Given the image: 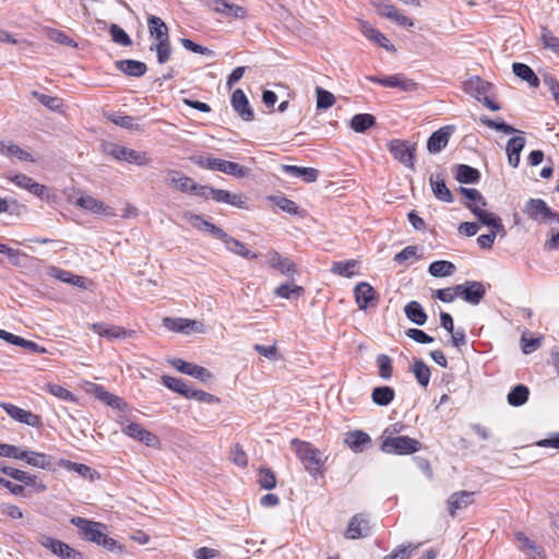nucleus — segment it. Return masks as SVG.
<instances>
[{
  "instance_id": "obj_1",
  "label": "nucleus",
  "mask_w": 559,
  "mask_h": 559,
  "mask_svg": "<svg viewBox=\"0 0 559 559\" xmlns=\"http://www.w3.org/2000/svg\"><path fill=\"white\" fill-rule=\"evenodd\" d=\"M290 443L304 467L311 476L316 477L317 475L323 474L322 468L326 457H323L319 449L314 448L310 442L300 441L298 439H293Z\"/></svg>"
},
{
  "instance_id": "obj_2",
  "label": "nucleus",
  "mask_w": 559,
  "mask_h": 559,
  "mask_svg": "<svg viewBox=\"0 0 559 559\" xmlns=\"http://www.w3.org/2000/svg\"><path fill=\"white\" fill-rule=\"evenodd\" d=\"M420 449V442L408 436L388 437L382 441L381 450L389 454L407 455Z\"/></svg>"
},
{
  "instance_id": "obj_3",
  "label": "nucleus",
  "mask_w": 559,
  "mask_h": 559,
  "mask_svg": "<svg viewBox=\"0 0 559 559\" xmlns=\"http://www.w3.org/2000/svg\"><path fill=\"white\" fill-rule=\"evenodd\" d=\"M524 213L539 223L559 224V213L552 211L542 199H530L525 204Z\"/></svg>"
},
{
  "instance_id": "obj_4",
  "label": "nucleus",
  "mask_w": 559,
  "mask_h": 559,
  "mask_svg": "<svg viewBox=\"0 0 559 559\" xmlns=\"http://www.w3.org/2000/svg\"><path fill=\"white\" fill-rule=\"evenodd\" d=\"M37 543L43 547L49 549L55 556L60 559H84L83 554L64 542L56 539L49 535L40 534L37 537Z\"/></svg>"
},
{
  "instance_id": "obj_5",
  "label": "nucleus",
  "mask_w": 559,
  "mask_h": 559,
  "mask_svg": "<svg viewBox=\"0 0 559 559\" xmlns=\"http://www.w3.org/2000/svg\"><path fill=\"white\" fill-rule=\"evenodd\" d=\"M386 147L394 159L412 170L415 169V143L409 144L407 141L394 139L386 144Z\"/></svg>"
},
{
  "instance_id": "obj_6",
  "label": "nucleus",
  "mask_w": 559,
  "mask_h": 559,
  "mask_svg": "<svg viewBox=\"0 0 559 559\" xmlns=\"http://www.w3.org/2000/svg\"><path fill=\"white\" fill-rule=\"evenodd\" d=\"M70 522L76 526L83 539L99 545L106 526L99 522H94L84 518L74 516Z\"/></svg>"
},
{
  "instance_id": "obj_7",
  "label": "nucleus",
  "mask_w": 559,
  "mask_h": 559,
  "mask_svg": "<svg viewBox=\"0 0 559 559\" xmlns=\"http://www.w3.org/2000/svg\"><path fill=\"white\" fill-rule=\"evenodd\" d=\"M104 150L106 154L112 156L117 160H124L136 165H145L147 162L144 153L119 144L108 143L105 145Z\"/></svg>"
},
{
  "instance_id": "obj_8",
  "label": "nucleus",
  "mask_w": 559,
  "mask_h": 559,
  "mask_svg": "<svg viewBox=\"0 0 559 559\" xmlns=\"http://www.w3.org/2000/svg\"><path fill=\"white\" fill-rule=\"evenodd\" d=\"M454 290L466 302L478 305L486 294L483 283L476 281H467L463 285H455Z\"/></svg>"
},
{
  "instance_id": "obj_9",
  "label": "nucleus",
  "mask_w": 559,
  "mask_h": 559,
  "mask_svg": "<svg viewBox=\"0 0 559 559\" xmlns=\"http://www.w3.org/2000/svg\"><path fill=\"white\" fill-rule=\"evenodd\" d=\"M371 533V527L369 524L368 515L364 513L355 514L347 525V528L344 533L345 537L348 539H358L365 538L369 536Z\"/></svg>"
},
{
  "instance_id": "obj_10",
  "label": "nucleus",
  "mask_w": 559,
  "mask_h": 559,
  "mask_svg": "<svg viewBox=\"0 0 559 559\" xmlns=\"http://www.w3.org/2000/svg\"><path fill=\"white\" fill-rule=\"evenodd\" d=\"M0 407L13 419L19 423L26 424L31 427H39L41 425L40 417L31 411L23 409L11 403L1 402Z\"/></svg>"
},
{
  "instance_id": "obj_11",
  "label": "nucleus",
  "mask_w": 559,
  "mask_h": 559,
  "mask_svg": "<svg viewBox=\"0 0 559 559\" xmlns=\"http://www.w3.org/2000/svg\"><path fill=\"white\" fill-rule=\"evenodd\" d=\"M205 4L212 11L236 19H245L247 16V10L241 7L234 4L231 0H206Z\"/></svg>"
},
{
  "instance_id": "obj_12",
  "label": "nucleus",
  "mask_w": 559,
  "mask_h": 559,
  "mask_svg": "<svg viewBox=\"0 0 559 559\" xmlns=\"http://www.w3.org/2000/svg\"><path fill=\"white\" fill-rule=\"evenodd\" d=\"M163 325L174 332L189 334L190 332L202 333L204 331L203 323L197 320L183 319V318H164Z\"/></svg>"
},
{
  "instance_id": "obj_13",
  "label": "nucleus",
  "mask_w": 559,
  "mask_h": 559,
  "mask_svg": "<svg viewBox=\"0 0 559 559\" xmlns=\"http://www.w3.org/2000/svg\"><path fill=\"white\" fill-rule=\"evenodd\" d=\"M171 366L181 373L199 379L203 383H207L213 379V374L204 367L187 362L180 358L171 360Z\"/></svg>"
},
{
  "instance_id": "obj_14",
  "label": "nucleus",
  "mask_w": 559,
  "mask_h": 559,
  "mask_svg": "<svg viewBox=\"0 0 559 559\" xmlns=\"http://www.w3.org/2000/svg\"><path fill=\"white\" fill-rule=\"evenodd\" d=\"M74 204L86 211L92 212L93 214L109 217L116 215L110 206L106 205L103 201L88 194H82L74 201Z\"/></svg>"
},
{
  "instance_id": "obj_15",
  "label": "nucleus",
  "mask_w": 559,
  "mask_h": 559,
  "mask_svg": "<svg viewBox=\"0 0 559 559\" xmlns=\"http://www.w3.org/2000/svg\"><path fill=\"white\" fill-rule=\"evenodd\" d=\"M453 132V126H444L439 130L435 131L427 141V150L429 151V153H440L448 145Z\"/></svg>"
},
{
  "instance_id": "obj_16",
  "label": "nucleus",
  "mask_w": 559,
  "mask_h": 559,
  "mask_svg": "<svg viewBox=\"0 0 559 559\" xmlns=\"http://www.w3.org/2000/svg\"><path fill=\"white\" fill-rule=\"evenodd\" d=\"M267 264L283 275L293 276L297 273L296 264L288 258L282 257L277 251L270 250L266 253Z\"/></svg>"
},
{
  "instance_id": "obj_17",
  "label": "nucleus",
  "mask_w": 559,
  "mask_h": 559,
  "mask_svg": "<svg viewBox=\"0 0 559 559\" xmlns=\"http://www.w3.org/2000/svg\"><path fill=\"white\" fill-rule=\"evenodd\" d=\"M210 169L217 170L236 178H243L249 174V169L238 163L215 157H213L212 163H210Z\"/></svg>"
},
{
  "instance_id": "obj_18",
  "label": "nucleus",
  "mask_w": 559,
  "mask_h": 559,
  "mask_svg": "<svg viewBox=\"0 0 559 559\" xmlns=\"http://www.w3.org/2000/svg\"><path fill=\"white\" fill-rule=\"evenodd\" d=\"M367 80L386 87H396L405 92L413 91L416 86V83L403 74H394L386 78L367 76Z\"/></svg>"
},
{
  "instance_id": "obj_19",
  "label": "nucleus",
  "mask_w": 559,
  "mask_h": 559,
  "mask_svg": "<svg viewBox=\"0 0 559 559\" xmlns=\"http://www.w3.org/2000/svg\"><path fill=\"white\" fill-rule=\"evenodd\" d=\"M231 106L242 120H253V109L251 108L249 100L242 90L237 88L234 91L231 95Z\"/></svg>"
},
{
  "instance_id": "obj_20",
  "label": "nucleus",
  "mask_w": 559,
  "mask_h": 559,
  "mask_svg": "<svg viewBox=\"0 0 559 559\" xmlns=\"http://www.w3.org/2000/svg\"><path fill=\"white\" fill-rule=\"evenodd\" d=\"M19 460L24 461L26 464H28L33 467L47 469V471L55 469L51 457L41 452H35L32 450H22Z\"/></svg>"
},
{
  "instance_id": "obj_21",
  "label": "nucleus",
  "mask_w": 559,
  "mask_h": 559,
  "mask_svg": "<svg viewBox=\"0 0 559 559\" xmlns=\"http://www.w3.org/2000/svg\"><path fill=\"white\" fill-rule=\"evenodd\" d=\"M122 431L127 436L143 442L147 447H155L158 443V439L154 433L144 429L141 425L136 423H131L127 425L126 427L122 428Z\"/></svg>"
},
{
  "instance_id": "obj_22",
  "label": "nucleus",
  "mask_w": 559,
  "mask_h": 559,
  "mask_svg": "<svg viewBox=\"0 0 559 559\" xmlns=\"http://www.w3.org/2000/svg\"><path fill=\"white\" fill-rule=\"evenodd\" d=\"M473 501V491L462 490L452 493L447 501L449 514L454 518L457 511L467 508Z\"/></svg>"
},
{
  "instance_id": "obj_23",
  "label": "nucleus",
  "mask_w": 559,
  "mask_h": 559,
  "mask_svg": "<svg viewBox=\"0 0 559 559\" xmlns=\"http://www.w3.org/2000/svg\"><path fill=\"white\" fill-rule=\"evenodd\" d=\"M344 442L355 453H362L371 445V438L365 431L354 430L346 433Z\"/></svg>"
},
{
  "instance_id": "obj_24",
  "label": "nucleus",
  "mask_w": 559,
  "mask_h": 559,
  "mask_svg": "<svg viewBox=\"0 0 559 559\" xmlns=\"http://www.w3.org/2000/svg\"><path fill=\"white\" fill-rule=\"evenodd\" d=\"M521 135H516L511 138L507 143V155L509 165L513 168H516L520 164V154L525 146V138L523 136V132H519Z\"/></svg>"
},
{
  "instance_id": "obj_25",
  "label": "nucleus",
  "mask_w": 559,
  "mask_h": 559,
  "mask_svg": "<svg viewBox=\"0 0 559 559\" xmlns=\"http://www.w3.org/2000/svg\"><path fill=\"white\" fill-rule=\"evenodd\" d=\"M9 179L14 182L17 187L27 190L32 194L43 198L45 192L47 191V188L44 185H40L33 180V178L24 175V174H17L12 177H9Z\"/></svg>"
},
{
  "instance_id": "obj_26",
  "label": "nucleus",
  "mask_w": 559,
  "mask_h": 559,
  "mask_svg": "<svg viewBox=\"0 0 559 559\" xmlns=\"http://www.w3.org/2000/svg\"><path fill=\"white\" fill-rule=\"evenodd\" d=\"M355 300L360 310H366L376 298L373 287L367 282L358 283L354 288Z\"/></svg>"
},
{
  "instance_id": "obj_27",
  "label": "nucleus",
  "mask_w": 559,
  "mask_h": 559,
  "mask_svg": "<svg viewBox=\"0 0 559 559\" xmlns=\"http://www.w3.org/2000/svg\"><path fill=\"white\" fill-rule=\"evenodd\" d=\"M187 216L188 222L191 224V226L197 228L198 230L210 233L216 239L225 237V231L222 228L207 222L202 216L197 214H188Z\"/></svg>"
},
{
  "instance_id": "obj_28",
  "label": "nucleus",
  "mask_w": 559,
  "mask_h": 559,
  "mask_svg": "<svg viewBox=\"0 0 559 559\" xmlns=\"http://www.w3.org/2000/svg\"><path fill=\"white\" fill-rule=\"evenodd\" d=\"M115 66L119 71L129 76L140 78L147 71V67L144 62L132 59L118 60Z\"/></svg>"
},
{
  "instance_id": "obj_29",
  "label": "nucleus",
  "mask_w": 559,
  "mask_h": 559,
  "mask_svg": "<svg viewBox=\"0 0 559 559\" xmlns=\"http://www.w3.org/2000/svg\"><path fill=\"white\" fill-rule=\"evenodd\" d=\"M491 88V84L479 76H472L465 82V91L478 100H481Z\"/></svg>"
},
{
  "instance_id": "obj_30",
  "label": "nucleus",
  "mask_w": 559,
  "mask_h": 559,
  "mask_svg": "<svg viewBox=\"0 0 559 559\" xmlns=\"http://www.w3.org/2000/svg\"><path fill=\"white\" fill-rule=\"evenodd\" d=\"M430 186L435 197L443 202L451 203L453 195L449 188L445 186L444 178L440 174L430 176Z\"/></svg>"
},
{
  "instance_id": "obj_31",
  "label": "nucleus",
  "mask_w": 559,
  "mask_h": 559,
  "mask_svg": "<svg viewBox=\"0 0 559 559\" xmlns=\"http://www.w3.org/2000/svg\"><path fill=\"white\" fill-rule=\"evenodd\" d=\"M221 241L225 245L226 249L237 255H240L246 259H257L258 254L251 252L245 243L241 241L230 237L225 233V237L219 238Z\"/></svg>"
},
{
  "instance_id": "obj_32",
  "label": "nucleus",
  "mask_w": 559,
  "mask_h": 559,
  "mask_svg": "<svg viewBox=\"0 0 559 559\" xmlns=\"http://www.w3.org/2000/svg\"><path fill=\"white\" fill-rule=\"evenodd\" d=\"M91 329L99 336L108 340L122 338L128 334V332L121 326L109 325L103 322L91 324Z\"/></svg>"
},
{
  "instance_id": "obj_33",
  "label": "nucleus",
  "mask_w": 559,
  "mask_h": 559,
  "mask_svg": "<svg viewBox=\"0 0 559 559\" xmlns=\"http://www.w3.org/2000/svg\"><path fill=\"white\" fill-rule=\"evenodd\" d=\"M147 26L150 35L154 37L157 41H166V39L169 38L168 27L160 17L156 15H148Z\"/></svg>"
},
{
  "instance_id": "obj_34",
  "label": "nucleus",
  "mask_w": 559,
  "mask_h": 559,
  "mask_svg": "<svg viewBox=\"0 0 559 559\" xmlns=\"http://www.w3.org/2000/svg\"><path fill=\"white\" fill-rule=\"evenodd\" d=\"M361 32L362 34L370 40L379 44L388 51H395V47L391 41L378 29L373 28L370 24L364 22L361 23Z\"/></svg>"
},
{
  "instance_id": "obj_35",
  "label": "nucleus",
  "mask_w": 559,
  "mask_h": 559,
  "mask_svg": "<svg viewBox=\"0 0 559 559\" xmlns=\"http://www.w3.org/2000/svg\"><path fill=\"white\" fill-rule=\"evenodd\" d=\"M93 393L95 396L108 406L117 409H123L126 407L124 401L110 392L106 391L102 385H94Z\"/></svg>"
},
{
  "instance_id": "obj_36",
  "label": "nucleus",
  "mask_w": 559,
  "mask_h": 559,
  "mask_svg": "<svg viewBox=\"0 0 559 559\" xmlns=\"http://www.w3.org/2000/svg\"><path fill=\"white\" fill-rule=\"evenodd\" d=\"M513 73L522 79L523 81L527 82L530 86L532 87H538L540 84V81L538 76L535 74V72L525 63L522 62H514L512 64Z\"/></svg>"
},
{
  "instance_id": "obj_37",
  "label": "nucleus",
  "mask_w": 559,
  "mask_h": 559,
  "mask_svg": "<svg viewBox=\"0 0 559 559\" xmlns=\"http://www.w3.org/2000/svg\"><path fill=\"white\" fill-rule=\"evenodd\" d=\"M515 539L519 543V548L524 551L530 558L537 559L542 555V548L533 540H531L524 533L518 532Z\"/></svg>"
},
{
  "instance_id": "obj_38",
  "label": "nucleus",
  "mask_w": 559,
  "mask_h": 559,
  "mask_svg": "<svg viewBox=\"0 0 559 559\" xmlns=\"http://www.w3.org/2000/svg\"><path fill=\"white\" fill-rule=\"evenodd\" d=\"M404 313L408 320L417 325H424L427 321V314L418 301H409L404 307Z\"/></svg>"
},
{
  "instance_id": "obj_39",
  "label": "nucleus",
  "mask_w": 559,
  "mask_h": 559,
  "mask_svg": "<svg viewBox=\"0 0 559 559\" xmlns=\"http://www.w3.org/2000/svg\"><path fill=\"white\" fill-rule=\"evenodd\" d=\"M167 181L169 185H171L176 189L180 190L181 192H186V193L190 192L192 185L194 182L192 178L183 176L177 170L168 171Z\"/></svg>"
},
{
  "instance_id": "obj_40",
  "label": "nucleus",
  "mask_w": 559,
  "mask_h": 559,
  "mask_svg": "<svg viewBox=\"0 0 559 559\" xmlns=\"http://www.w3.org/2000/svg\"><path fill=\"white\" fill-rule=\"evenodd\" d=\"M213 200L219 203L230 204L239 209L246 207V202L241 194L230 193L229 191L223 189H217L215 192H213Z\"/></svg>"
},
{
  "instance_id": "obj_41",
  "label": "nucleus",
  "mask_w": 559,
  "mask_h": 559,
  "mask_svg": "<svg viewBox=\"0 0 559 559\" xmlns=\"http://www.w3.org/2000/svg\"><path fill=\"white\" fill-rule=\"evenodd\" d=\"M15 476V480L24 484L25 486L32 487L36 493H41L47 490V486L36 475L19 469V473Z\"/></svg>"
},
{
  "instance_id": "obj_42",
  "label": "nucleus",
  "mask_w": 559,
  "mask_h": 559,
  "mask_svg": "<svg viewBox=\"0 0 559 559\" xmlns=\"http://www.w3.org/2000/svg\"><path fill=\"white\" fill-rule=\"evenodd\" d=\"M456 271V266L445 260H438L430 263L428 272L433 277H445L451 276Z\"/></svg>"
},
{
  "instance_id": "obj_43",
  "label": "nucleus",
  "mask_w": 559,
  "mask_h": 559,
  "mask_svg": "<svg viewBox=\"0 0 559 559\" xmlns=\"http://www.w3.org/2000/svg\"><path fill=\"white\" fill-rule=\"evenodd\" d=\"M455 178L461 183H476L480 178V173L472 166L461 164L456 167Z\"/></svg>"
},
{
  "instance_id": "obj_44",
  "label": "nucleus",
  "mask_w": 559,
  "mask_h": 559,
  "mask_svg": "<svg viewBox=\"0 0 559 559\" xmlns=\"http://www.w3.org/2000/svg\"><path fill=\"white\" fill-rule=\"evenodd\" d=\"M304 292V287L289 282L277 286L274 290V294L280 298L297 299L302 296Z\"/></svg>"
},
{
  "instance_id": "obj_45",
  "label": "nucleus",
  "mask_w": 559,
  "mask_h": 559,
  "mask_svg": "<svg viewBox=\"0 0 559 559\" xmlns=\"http://www.w3.org/2000/svg\"><path fill=\"white\" fill-rule=\"evenodd\" d=\"M380 14L382 16H385V17H389V19L395 21L399 25H402L405 27H412L414 25L413 21L408 16L402 14L395 7H393L391 4H384L380 9Z\"/></svg>"
},
{
  "instance_id": "obj_46",
  "label": "nucleus",
  "mask_w": 559,
  "mask_h": 559,
  "mask_svg": "<svg viewBox=\"0 0 559 559\" xmlns=\"http://www.w3.org/2000/svg\"><path fill=\"white\" fill-rule=\"evenodd\" d=\"M50 274L63 283L71 284L81 288H85V278L83 276L74 275L69 271L52 267Z\"/></svg>"
},
{
  "instance_id": "obj_47",
  "label": "nucleus",
  "mask_w": 559,
  "mask_h": 559,
  "mask_svg": "<svg viewBox=\"0 0 559 559\" xmlns=\"http://www.w3.org/2000/svg\"><path fill=\"white\" fill-rule=\"evenodd\" d=\"M162 383L169 390L185 396L187 399L191 385L183 379L163 376Z\"/></svg>"
},
{
  "instance_id": "obj_48",
  "label": "nucleus",
  "mask_w": 559,
  "mask_h": 559,
  "mask_svg": "<svg viewBox=\"0 0 559 559\" xmlns=\"http://www.w3.org/2000/svg\"><path fill=\"white\" fill-rule=\"evenodd\" d=\"M394 390L386 385L377 386L371 393L372 402L380 406L389 405L394 400Z\"/></svg>"
},
{
  "instance_id": "obj_49",
  "label": "nucleus",
  "mask_w": 559,
  "mask_h": 559,
  "mask_svg": "<svg viewBox=\"0 0 559 559\" xmlns=\"http://www.w3.org/2000/svg\"><path fill=\"white\" fill-rule=\"evenodd\" d=\"M465 206L472 211V213L477 217V219L485 226L492 227L498 221L499 216L493 213L487 212L483 210L477 204L465 203Z\"/></svg>"
},
{
  "instance_id": "obj_50",
  "label": "nucleus",
  "mask_w": 559,
  "mask_h": 559,
  "mask_svg": "<svg viewBox=\"0 0 559 559\" xmlns=\"http://www.w3.org/2000/svg\"><path fill=\"white\" fill-rule=\"evenodd\" d=\"M376 124V118L370 114H357L350 120V128L358 133L367 131Z\"/></svg>"
},
{
  "instance_id": "obj_51",
  "label": "nucleus",
  "mask_w": 559,
  "mask_h": 559,
  "mask_svg": "<svg viewBox=\"0 0 559 559\" xmlns=\"http://www.w3.org/2000/svg\"><path fill=\"white\" fill-rule=\"evenodd\" d=\"M0 152L3 155L14 156L17 159L23 160V162H31V163L34 162L33 156L28 152H26L25 150L21 148L19 145H15L11 142H8V143L2 142L1 146H0Z\"/></svg>"
},
{
  "instance_id": "obj_52",
  "label": "nucleus",
  "mask_w": 559,
  "mask_h": 559,
  "mask_svg": "<svg viewBox=\"0 0 559 559\" xmlns=\"http://www.w3.org/2000/svg\"><path fill=\"white\" fill-rule=\"evenodd\" d=\"M412 372L421 386L426 388L429 384L431 372L429 367L421 359L414 361Z\"/></svg>"
},
{
  "instance_id": "obj_53",
  "label": "nucleus",
  "mask_w": 559,
  "mask_h": 559,
  "mask_svg": "<svg viewBox=\"0 0 559 559\" xmlns=\"http://www.w3.org/2000/svg\"><path fill=\"white\" fill-rule=\"evenodd\" d=\"M528 394L527 386L518 384L508 394V403L512 406H521L527 401Z\"/></svg>"
},
{
  "instance_id": "obj_54",
  "label": "nucleus",
  "mask_w": 559,
  "mask_h": 559,
  "mask_svg": "<svg viewBox=\"0 0 559 559\" xmlns=\"http://www.w3.org/2000/svg\"><path fill=\"white\" fill-rule=\"evenodd\" d=\"M358 262L356 260L337 261L332 264L331 272L344 277L355 275V269Z\"/></svg>"
},
{
  "instance_id": "obj_55",
  "label": "nucleus",
  "mask_w": 559,
  "mask_h": 559,
  "mask_svg": "<svg viewBox=\"0 0 559 559\" xmlns=\"http://www.w3.org/2000/svg\"><path fill=\"white\" fill-rule=\"evenodd\" d=\"M540 41L545 49L550 50L559 57V37H557L547 27H542Z\"/></svg>"
},
{
  "instance_id": "obj_56",
  "label": "nucleus",
  "mask_w": 559,
  "mask_h": 559,
  "mask_svg": "<svg viewBox=\"0 0 559 559\" xmlns=\"http://www.w3.org/2000/svg\"><path fill=\"white\" fill-rule=\"evenodd\" d=\"M150 50H156L157 61L159 64L166 63L170 59L173 51L169 38L166 39V41L160 40L155 45H151Z\"/></svg>"
},
{
  "instance_id": "obj_57",
  "label": "nucleus",
  "mask_w": 559,
  "mask_h": 559,
  "mask_svg": "<svg viewBox=\"0 0 559 559\" xmlns=\"http://www.w3.org/2000/svg\"><path fill=\"white\" fill-rule=\"evenodd\" d=\"M46 391L62 401L76 402L75 395L60 384L48 383L46 384Z\"/></svg>"
},
{
  "instance_id": "obj_58",
  "label": "nucleus",
  "mask_w": 559,
  "mask_h": 559,
  "mask_svg": "<svg viewBox=\"0 0 559 559\" xmlns=\"http://www.w3.org/2000/svg\"><path fill=\"white\" fill-rule=\"evenodd\" d=\"M316 94L318 109H329L334 105L335 96L331 92L322 87H317Z\"/></svg>"
},
{
  "instance_id": "obj_59",
  "label": "nucleus",
  "mask_w": 559,
  "mask_h": 559,
  "mask_svg": "<svg viewBox=\"0 0 559 559\" xmlns=\"http://www.w3.org/2000/svg\"><path fill=\"white\" fill-rule=\"evenodd\" d=\"M377 365L379 368V376L383 380H388L392 377V373H393L392 359L388 355H385V354L378 355Z\"/></svg>"
},
{
  "instance_id": "obj_60",
  "label": "nucleus",
  "mask_w": 559,
  "mask_h": 559,
  "mask_svg": "<svg viewBox=\"0 0 559 559\" xmlns=\"http://www.w3.org/2000/svg\"><path fill=\"white\" fill-rule=\"evenodd\" d=\"M480 122L485 126H487L488 128L490 129H493V130H497V131H501L506 134H513L515 132H520L519 130H516L515 128H513L512 126L508 124L507 122L504 121H495L486 116H483L480 118Z\"/></svg>"
},
{
  "instance_id": "obj_61",
  "label": "nucleus",
  "mask_w": 559,
  "mask_h": 559,
  "mask_svg": "<svg viewBox=\"0 0 559 559\" xmlns=\"http://www.w3.org/2000/svg\"><path fill=\"white\" fill-rule=\"evenodd\" d=\"M109 34L111 35L112 40L116 44H119L124 47H129L132 45V39L130 36L124 32L123 28H121L117 24H111L109 27Z\"/></svg>"
},
{
  "instance_id": "obj_62",
  "label": "nucleus",
  "mask_w": 559,
  "mask_h": 559,
  "mask_svg": "<svg viewBox=\"0 0 559 559\" xmlns=\"http://www.w3.org/2000/svg\"><path fill=\"white\" fill-rule=\"evenodd\" d=\"M108 119L116 126H119V127L128 129V130H138L139 129V124L135 122L134 118L131 116L111 114L108 116Z\"/></svg>"
},
{
  "instance_id": "obj_63",
  "label": "nucleus",
  "mask_w": 559,
  "mask_h": 559,
  "mask_svg": "<svg viewBox=\"0 0 559 559\" xmlns=\"http://www.w3.org/2000/svg\"><path fill=\"white\" fill-rule=\"evenodd\" d=\"M187 399H192L206 404H216L221 402L219 397L205 391L193 389L192 386L189 390Z\"/></svg>"
},
{
  "instance_id": "obj_64",
  "label": "nucleus",
  "mask_w": 559,
  "mask_h": 559,
  "mask_svg": "<svg viewBox=\"0 0 559 559\" xmlns=\"http://www.w3.org/2000/svg\"><path fill=\"white\" fill-rule=\"evenodd\" d=\"M459 191L468 200L467 203L477 204L480 207L487 205L485 198L477 189L460 187Z\"/></svg>"
}]
</instances>
